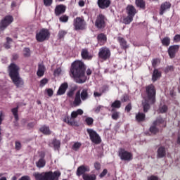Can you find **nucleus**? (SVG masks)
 Instances as JSON below:
<instances>
[{
  "label": "nucleus",
  "instance_id": "23",
  "mask_svg": "<svg viewBox=\"0 0 180 180\" xmlns=\"http://www.w3.org/2000/svg\"><path fill=\"white\" fill-rule=\"evenodd\" d=\"M97 40L101 46H103V44L106 43V40H107L106 35H105V34L103 33L99 34L97 36Z\"/></svg>",
  "mask_w": 180,
  "mask_h": 180
},
{
  "label": "nucleus",
  "instance_id": "56",
  "mask_svg": "<svg viewBox=\"0 0 180 180\" xmlns=\"http://www.w3.org/2000/svg\"><path fill=\"white\" fill-rule=\"evenodd\" d=\"M174 41H175L176 43H178V41H180V35L179 34H176L174 36Z\"/></svg>",
  "mask_w": 180,
  "mask_h": 180
},
{
  "label": "nucleus",
  "instance_id": "27",
  "mask_svg": "<svg viewBox=\"0 0 180 180\" xmlns=\"http://www.w3.org/2000/svg\"><path fill=\"white\" fill-rule=\"evenodd\" d=\"M68 33V30H60L58 32V40H64V37L67 36Z\"/></svg>",
  "mask_w": 180,
  "mask_h": 180
},
{
  "label": "nucleus",
  "instance_id": "5",
  "mask_svg": "<svg viewBox=\"0 0 180 180\" xmlns=\"http://www.w3.org/2000/svg\"><path fill=\"white\" fill-rule=\"evenodd\" d=\"M84 110L82 109H78L77 111H73L71 113V117H67L64 119V122L65 123H68V124H70V126H72V124H75V122L74 121V119H75L78 115H83Z\"/></svg>",
  "mask_w": 180,
  "mask_h": 180
},
{
  "label": "nucleus",
  "instance_id": "26",
  "mask_svg": "<svg viewBox=\"0 0 180 180\" xmlns=\"http://www.w3.org/2000/svg\"><path fill=\"white\" fill-rule=\"evenodd\" d=\"M82 57L84 58V60H91L92 59V55L89 54V52H88L87 49H83L81 52Z\"/></svg>",
  "mask_w": 180,
  "mask_h": 180
},
{
  "label": "nucleus",
  "instance_id": "8",
  "mask_svg": "<svg viewBox=\"0 0 180 180\" xmlns=\"http://www.w3.org/2000/svg\"><path fill=\"white\" fill-rule=\"evenodd\" d=\"M146 94L150 103H154V102H155V88L154 85L150 84L146 87Z\"/></svg>",
  "mask_w": 180,
  "mask_h": 180
},
{
  "label": "nucleus",
  "instance_id": "25",
  "mask_svg": "<svg viewBox=\"0 0 180 180\" xmlns=\"http://www.w3.org/2000/svg\"><path fill=\"white\" fill-rule=\"evenodd\" d=\"M46 71V68L44 67V64H39L38 65V70L37 74L38 77H43L44 75V72Z\"/></svg>",
  "mask_w": 180,
  "mask_h": 180
},
{
  "label": "nucleus",
  "instance_id": "12",
  "mask_svg": "<svg viewBox=\"0 0 180 180\" xmlns=\"http://www.w3.org/2000/svg\"><path fill=\"white\" fill-rule=\"evenodd\" d=\"M98 57L102 60H108L110 58V50L107 47H102L99 49Z\"/></svg>",
  "mask_w": 180,
  "mask_h": 180
},
{
  "label": "nucleus",
  "instance_id": "38",
  "mask_svg": "<svg viewBox=\"0 0 180 180\" xmlns=\"http://www.w3.org/2000/svg\"><path fill=\"white\" fill-rule=\"evenodd\" d=\"M18 107H16L11 110V112H12L16 122H18V120H19V115H18Z\"/></svg>",
  "mask_w": 180,
  "mask_h": 180
},
{
  "label": "nucleus",
  "instance_id": "59",
  "mask_svg": "<svg viewBox=\"0 0 180 180\" xmlns=\"http://www.w3.org/2000/svg\"><path fill=\"white\" fill-rule=\"evenodd\" d=\"M125 110L126 112H130V110H131V105L128 104L126 107H125Z\"/></svg>",
  "mask_w": 180,
  "mask_h": 180
},
{
  "label": "nucleus",
  "instance_id": "43",
  "mask_svg": "<svg viewBox=\"0 0 180 180\" xmlns=\"http://www.w3.org/2000/svg\"><path fill=\"white\" fill-rule=\"evenodd\" d=\"M85 122L87 126H92V124H94V118L88 117L85 119Z\"/></svg>",
  "mask_w": 180,
  "mask_h": 180
},
{
  "label": "nucleus",
  "instance_id": "45",
  "mask_svg": "<svg viewBox=\"0 0 180 180\" xmlns=\"http://www.w3.org/2000/svg\"><path fill=\"white\" fill-rule=\"evenodd\" d=\"M81 147V143L79 142H76L73 144L72 146V149L75 151H78V150H79V148Z\"/></svg>",
  "mask_w": 180,
  "mask_h": 180
},
{
  "label": "nucleus",
  "instance_id": "41",
  "mask_svg": "<svg viewBox=\"0 0 180 180\" xmlns=\"http://www.w3.org/2000/svg\"><path fill=\"white\" fill-rule=\"evenodd\" d=\"M61 143L60 142V141L55 139L53 141V146L55 150H58L60 148V146Z\"/></svg>",
  "mask_w": 180,
  "mask_h": 180
},
{
  "label": "nucleus",
  "instance_id": "64",
  "mask_svg": "<svg viewBox=\"0 0 180 180\" xmlns=\"http://www.w3.org/2000/svg\"><path fill=\"white\" fill-rule=\"evenodd\" d=\"M148 180H158V177L155 176H151L148 178Z\"/></svg>",
  "mask_w": 180,
  "mask_h": 180
},
{
  "label": "nucleus",
  "instance_id": "30",
  "mask_svg": "<svg viewBox=\"0 0 180 180\" xmlns=\"http://www.w3.org/2000/svg\"><path fill=\"white\" fill-rule=\"evenodd\" d=\"M135 4L138 8L144 9L146 8V1L144 0H136Z\"/></svg>",
  "mask_w": 180,
  "mask_h": 180
},
{
  "label": "nucleus",
  "instance_id": "35",
  "mask_svg": "<svg viewBox=\"0 0 180 180\" xmlns=\"http://www.w3.org/2000/svg\"><path fill=\"white\" fill-rule=\"evenodd\" d=\"M161 41H162V44L163 46H165L166 47H168V46L171 44V39H169V37H168L163 38Z\"/></svg>",
  "mask_w": 180,
  "mask_h": 180
},
{
  "label": "nucleus",
  "instance_id": "4",
  "mask_svg": "<svg viewBox=\"0 0 180 180\" xmlns=\"http://www.w3.org/2000/svg\"><path fill=\"white\" fill-rule=\"evenodd\" d=\"M86 131L89 135L90 140L92 141V143H94V144H100L101 141H102V139L95 130L93 129H87Z\"/></svg>",
  "mask_w": 180,
  "mask_h": 180
},
{
  "label": "nucleus",
  "instance_id": "20",
  "mask_svg": "<svg viewBox=\"0 0 180 180\" xmlns=\"http://www.w3.org/2000/svg\"><path fill=\"white\" fill-rule=\"evenodd\" d=\"M68 89V83L67 82L63 83L60 86L57 91V95H64V94H65V91H67Z\"/></svg>",
  "mask_w": 180,
  "mask_h": 180
},
{
  "label": "nucleus",
  "instance_id": "24",
  "mask_svg": "<svg viewBox=\"0 0 180 180\" xmlns=\"http://www.w3.org/2000/svg\"><path fill=\"white\" fill-rule=\"evenodd\" d=\"M167 155V150H165V148L160 146L158 149V158H164Z\"/></svg>",
  "mask_w": 180,
  "mask_h": 180
},
{
  "label": "nucleus",
  "instance_id": "50",
  "mask_svg": "<svg viewBox=\"0 0 180 180\" xmlns=\"http://www.w3.org/2000/svg\"><path fill=\"white\" fill-rule=\"evenodd\" d=\"M60 74H61V68H56L54 72H53V75L55 77H58V75H60Z\"/></svg>",
  "mask_w": 180,
  "mask_h": 180
},
{
  "label": "nucleus",
  "instance_id": "61",
  "mask_svg": "<svg viewBox=\"0 0 180 180\" xmlns=\"http://www.w3.org/2000/svg\"><path fill=\"white\" fill-rule=\"evenodd\" d=\"M94 95L95 98H99L100 96H102V93L95 91L94 93Z\"/></svg>",
  "mask_w": 180,
  "mask_h": 180
},
{
  "label": "nucleus",
  "instance_id": "47",
  "mask_svg": "<svg viewBox=\"0 0 180 180\" xmlns=\"http://www.w3.org/2000/svg\"><path fill=\"white\" fill-rule=\"evenodd\" d=\"M160 65V59H153L152 61V65L155 68V67H158Z\"/></svg>",
  "mask_w": 180,
  "mask_h": 180
},
{
  "label": "nucleus",
  "instance_id": "40",
  "mask_svg": "<svg viewBox=\"0 0 180 180\" xmlns=\"http://www.w3.org/2000/svg\"><path fill=\"white\" fill-rule=\"evenodd\" d=\"M111 106L114 108L119 109L122 106V103L120 101H115L111 104Z\"/></svg>",
  "mask_w": 180,
  "mask_h": 180
},
{
  "label": "nucleus",
  "instance_id": "11",
  "mask_svg": "<svg viewBox=\"0 0 180 180\" xmlns=\"http://www.w3.org/2000/svg\"><path fill=\"white\" fill-rule=\"evenodd\" d=\"M20 70V68H19V66H18V65H16L15 63H11L8 66V74H9V76L11 77V78L19 75Z\"/></svg>",
  "mask_w": 180,
  "mask_h": 180
},
{
  "label": "nucleus",
  "instance_id": "21",
  "mask_svg": "<svg viewBox=\"0 0 180 180\" xmlns=\"http://www.w3.org/2000/svg\"><path fill=\"white\" fill-rule=\"evenodd\" d=\"M65 6L63 4L58 5L55 8V14L56 15V16H59V15H61L62 13H64V12H65Z\"/></svg>",
  "mask_w": 180,
  "mask_h": 180
},
{
  "label": "nucleus",
  "instance_id": "36",
  "mask_svg": "<svg viewBox=\"0 0 180 180\" xmlns=\"http://www.w3.org/2000/svg\"><path fill=\"white\" fill-rule=\"evenodd\" d=\"M143 108V111L148 112V109H150V104L148 103V101L145 100L144 101L142 102Z\"/></svg>",
  "mask_w": 180,
  "mask_h": 180
},
{
  "label": "nucleus",
  "instance_id": "34",
  "mask_svg": "<svg viewBox=\"0 0 180 180\" xmlns=\"http://www.w3.org/2000/svg\"><path fill=\"white\" fill-rule=\"evenodd\" d=\"M133 18L134 17L128 15L126 18L123 19V23H124V25H130V23L133 22Z\"/></svg>",
  "mask_w": 180,
  "mask_h": 180
},
{
  "label": "nucleus",
  "instance_id": "17",
  "mask_svg": "<svg viewBox=\"0 0 180 180\" xmlns=\"http://www.w3.org/2000/svg\"><path fill=\"white\" fill-rule=\"evenodd\" d=\"M97 4L101 9H106L110 6V0H98Z\"/></svg>",
  "mask_w": 180,
  "mask_h": 180
},
{
  "label": "nucleus",
  "instance_id": "62",
  "mask_svg": "<svg viewBox=\"0 0 180 180\" xmlns=\"http://www.w3.org/2000/svg\"><path fill=\"white\" fill-rule=\"evenodd\" d=\"M108 89H109V87L108 86H103L102 88H101V91L102 92H106V91H108Z\"/></svg>",
  "mask_w": 180,
  "mask_h": 180
},
{
  "label": "nucleus",
  "instance_id": "18",
  "mask_svg": "<svg viewBox=\"0 0 180 180\" xmlns=\"http://www.w3.org/2000/svg\"><path fill=\"white\" fill-rule=\"evenodd\" d=\"M81 103H82V101L81 98V91H78L75 94L73 105L74 106H79Z\"/></svg>",
  "mask_w": 180,
  "mask_h": 180
},
{
  "label": "nucleus",
  "instance_id": "33",
  "mask_svg": "<svg viewBox=\"0 0 180 180\" xmlns=\"http://www.w3.org/2000/svg\"><path fill=\"white\" fill-rule=\"evenodd\" d=\"M137 122H143L146 119V115L143 112H139L136 115Z\"/></svg>",
  "mask_w": 180,
  "mask_h": 180
},
{
  "label": "nucleus",
  "instance_id": "9",
  "mask_svg": "<svg viewBox=\"0 0 180 180\" xmlns=\"http://www.w3.org/2000/svg\"><path fill=\"white\" fill-rule=\"evenodd\" d=\"M95 26L98 29H103L106 26V18L103 14H99L96 19Z\"/></svg>",
  "mask_w": 180,
  "mask_h": 180
},
{
  "label": "nucleus",
  "instance_id": "16",
  "mask_svg": "<svg viewBox=\"0 0 180 180\" xmlns=\"http://www.w3.org/2000/svg\"><path fill=\"white\" fill-rule=\"evenodd\" d=\"M89 167L82 165L77 168L76 174L77 176H81V175H86L85 172H89Z\"/></svg>",
  "mask_w": 180,
  "mask_h": 180
},
{
  "label": "nucleus",
  "instance_id": "60",
  "mask_svg": "<svg viewBox=\"0 0 180 180\" xmlns=\"http://www.w3.org/2000/svg\"><path fill=\"white\" fill-rule=\"evenodd\" d=\"M68 96H70V98L74 96V89H71V90L68 93Z\"/></svg>",
  "mask_w": 180,
  "mask_h": 180
},
{
  "label": "nucleus",
  "instance_id": "63",
  "mask_svg": "<svg viewBox=\"0 0 180 180\" xmlns=\"http://www.w3.org/2000/svg\"><path fill=\"white\" fill-rule=\"evenodd\" d=\"M86 74L87 75V77H89V75H91L92 74V70L89 68H88L86 71Z\"/></svg>",
  "mask_w": 180,
  "mask_h": 180
},
{
  "label": "nucleus",
  "instance_id": "29",
  "mask_svg": "<svg viewBox=\"0 0 180 180\" xmlns=\"http://www.w3.org/2000/svg\"><path fill=\"white\" fill-rule=\"evenodd\" d=\"M88 89H84L80 93V98L82 101H86L88 99Z\"/></svg>",
  "mask_w": 180,
  "mask_h": 180
},
{
  "label": "nucleus",
  "instance_id": "58",
  "mask_svg": "<svg viewBox=\"0 0 180 180\" xmlns=\"http://www.w3.org/2000/svg\"><path fill=\"white\" fill-rule=\"evenodd\" d=\"M101 109H102V105H98L95 108L94 112H96V113H99Z\"/></svg>",
  "mask_w": 180,
  "mask_h": 180
},
{
  "label": "nucleus",
  "instance_id": "28",
  "mask_svg": "<svg viewBox=\"0 0 180 180\" xmlns=\"http://www.w3.org/2000/svg\"><path fill=\"white\" fill-rule=\"evenodd\" d=\"M161 77V72L158 71V70L155 69L152 75V81L155 82L158 78Z\"/></svg>",
  "mask_w": 180,
  "mask_h": 180
},
{
  "label": "nucleus",
  "instance_id": "42",
  "mask_svg": "<svg viewBox=\"0 0 180 180\" xmlns=\"http://www.w3.org/2000/svg\"><path fill=\"white\" fill-rule=\"evenodd\" d=\"M167 110H168V107L166 105H160L159 107L160 113H166Z\"/></svg>",
  "mask_w": 180,
  "mask_h": 180
},
{
  "label": "nucleus",
  "instance_id": "13",
  "mask_svg": "<svg viewBox=\"0 0 180 180\" xmlns=\"http://www.w3.org/2000/svg\"><path fill=\"white\" fill-rule=\"evenodd\" d=\"M165 120L164 119L161 117H158L156 121L153 122L154 126L150 127V133H153V134H157L158 133V129L155 127V126H158L161 124V123H164Z\"/></svg>",
  "mask_w": 180,
  "mask_h": 180
},
{
  "label": "nucleus",
  "instance_id": "1",
  "mask_svg": "<svg viewBox=\"0 0 180 180\" xmlns=\"http://www.w3.org/2000/svg\"><path fill=\"white\" fill-rule=\"evenodd\" d=\"M85 65L81 60H75L72 63L70 76L75 78L77 84H84L89 77L85 75Z\"/></svg>",
  "mask_w": 180,
  "mask_h": 180
},
{
  "label": "nucleus",
  "instance_id": "57",
  "mask_svg": "<svg viewBox=\"0 0 180 180\" xmlns=\"http://www.w3.org/2000/svg\"><path fill=\"white\" fill-rule=\"evenodd\" d=\"M121 101L122 102H127L129 101V96L127 95H124Z\"/></svg>",
  "mask_w": 180,
  "mask_h": 180
},
{
  "label": "nucleus",
  "instance_id": "2",
  "mask_svg": "<svg viewBox=\"0 0 180 180\" xmlns=\"http://www.w3.org/2000/svg\"><path fill=\"white\" fill-rule=\"evenodd\" d=\"M33 176L36 180H58V178L61 176V172L60 171H55L54 172L34 173Z\"/></svg>",
  "mask_w": 180,
  "mask_h": 180
},
{
  "label": "nucleus",
  "instance_id": "51",
  "mask_svg": "<svg viewBox=\"0 0 180 180\" xmlns=\"http://www.w3.org/2000/svg\"><path fill=\"white\" fill-rule=\"evenodd\" d=\"M60 22H68V16L63 15L59 18Z\"/></svg>",
  "mask_w": 180,
  "mask_h": 180
},
{
  "label": "nucleus",
  "instance_id": "39",
  "mask_svg": "<svg viewBox=\"0 0 180 180\" xmlns=\"http://www.w3.org/2000/svg\"><path fill=\"white\" fill-rule=\"evenodd\" d=\"M40 131H41V133L44 134H50V128L46 126L41 127L40 128Z\"/></svg>",
  "mask_w": 180,
  "mask_h": 180
},
{
  "label": "nucleus",
  "instance_id": "52",
  "mask_svg": "<svg viewBox=\"0 0 180 180\" xmlns=\"http://www.w3.org/2000/svg\"><path fill=\"white\" fill-rule=\"evenodd\" d=\"M53 4V0H44V4L45 6H51Z\"/></svg>",
  "mask_w": 180,
  "mask_h": 180
},
{
  "label": "nucleus",
  "instance_id": "32",
  "mask_svg": "<svg viewBox=\"0 0 180 180\" xmlns=\"http://www.w3.org/2000/svg\"><path fill=\"white\" fill-rule=\"evenodd\" d=\"M82 178L84 180H96L95 174H83Z\"/></svg>",
  "mask_w": 180,
  "mask_h": 180
},
{
  "label": "nucleus",
  "instance_id": "19",
  "mask_svg": "<svg viewBox=\"0 0 180 180\" xmlns=\"http://www.w3.org/2000/svg\"><path fill=\"white\" fill-rule=\"evenodd\" d=\"M171 8V4L169 2H165L162 4L160 6V15H164L168 9Z\"/></svg>",
  "mask_w": 180,
  "mask_h": 180
},
{
  "label": "nucleus",
  "instance_id": "48",
  "mask_svg": "<svg viewBox=\"0 0 180 180\" xmlns=\"http://www.w3.org/2000/svg\"><path fill=\"white\" fill-rule=\"evenodd\" d=\"M47 82H49V79H47L46 78H44L40 81V84L39 86H41V88H43V86H44V85H46V84H47Z\"/></svg>",
  "mask_w": 180,
  "mask_h": 180
},
{
  "label": "nucleus",
  "instance_id": "49",
  "mask_svg": "<svg viewBox=\"0 0 180 180\" xmlns=\"http://www.w3.org/2000/svg\"><path fill=\"white\" fill-rule=\"evenodd\" d=\"M6 44H5V49H11V46L9 44H11V43H12V39L10 37H7L6 38Z\"/></svg>",
  "mask_w": 180,
  "mask_h": 180
},
{
  "label": "nucleus",
  "instance_id": "31",
  "mask_svg": "<svg viewBox=\"0 0 180 180\" xmlns=\"http://www.w3.org/2000/svg\"><path fill=\"white\" fill-rule=\"evenodd\" d=\"M117 40L119 41V43L120 44V46L122 47V49H124L125 50V49L127 48V42L126 41V40H124V39H123L122 37H119L117 38Z\"/></svg>",
  "mask_w": 180,
  "mask_h": 180
},
{
  "label": "nucleus",
  "instance_id": "53",
  "mask_svg": "<svg viewBox=\"0 0 180 180\" xmlns=\"http://www.w3.org/2000/svg\"><path fill=\"white\" fill-rule=\"evenodd\" d=\"M46 92L47 93L48 96L50 97H51V96L54 94V91L51 89H46Z\"/></svg>",
  "mask_w": 180,
  "mask_h": 180
},
{
  "label": "nucleus",
  "instance_id": "55",
  "mask_svg": "<svg viewBox=\"0 0 180 180\" xmlns=\"http://www.w3.org/2000/svg\"><path fill=\"white\" fill-rule=\"evenodd\" d=\"M106 174H108V169H104L103 171L100 174V178H103V176H105V175H106Z\"/></svg>",
  "mask_w": 180,
  "mask_h": 180
},
{
  "label": "nucleus",
  "instance_id": "54",
  "mask_svg": "<svg viewBox=\"0 0 180 180\" xmlns=\"http://www.w3.org/2000/svg\"><path fill=\"white\" fill-rule=\"evenodd\" d=\"M22 148V144L19 141H15V150H20Z\"/></svg>",
  "mask_w": 180,
  "mask_h": 180
},
{
  "label": "nucleus",
  "instance_id": "10",
  "mask_svg": "<svg viewBox=\"0 0 180 180\" xmlns=\"http://www.w3.org/2000/svg\"><path fill=\"white\" fill-rule=\"evenodd\" d=\"M12 22H13V17L12 15H6L0 22V30L4 31Z\"/></svg>",
  "mask_w": 180,
  "mask_h": 180
},
{
  "label": "nucleus",
  "instance_id": "3",
  "mask_svg": "<svg viewBox=\"0 0 180 180\" xmlns=\"http://www.w3.org/2000/svg\"><path fill=\"white\" fill-rule=\"evenodd\" d=\"M50 39V32L47 29H41L36 34V40L39 43H43Z\"/></svg>",
  "mask_w": 180,
  "mask_h": 180
},
{
  "label": "nucleus",
  "instance_id": "6",
  "mask_svg": "<svg viewBox=\"0 0 180 180\" xmlns=\"http://www.w3.org/2000/svg\"><path fill=\"white\" fill-rule=\"evenodd\" d=\"M73 26L76 30H84L86 26V22L81 17H77L73 21Z\"/></svg>",
  "mask_w": 180,
  "mask_h": 180
},
{
  "label": "nucleus",
  "instance_id": "22",
  "mask_svg": "<svg viewBox=\"0 0 180 180\" xmlns=\"http://www.w3.org/2000/svg\"><path fill=\"white\" fill-rule=\"evenodd\" d=\"M127 13L129 16L134 18V15L137 13V11H136L134 6L129 5L127 7Z\"/></svg>",
  "mask_w": 180,
  "mask_h": 180
},
{
  "label": "nucleus",
  "instance_id": "7",
  "mask_svg": "<svg viewBox=\"0 0 180 180\" xmlns=\"http://www.w3.org/2000/svg\"><path fill=\"white\" fill-rule=\"evenodd\" d=\"M118 155L122 161H131L133 160V154L123 148L119 150Z\"/></svg>",
  "mask_w": 180,
  "mask_h": 180
},
{
  "label": "nucleus",
  "instance_id": "46",
  "mask_svg": "<svg viewBox=\"0 0 180 180\" xmlns=\"http://www.w3.org/2000/svg\"><path fill=\"white\" fill-rule=\"evenodd\" d=\"M23 55L25 57H30V49L29 48H25Z\"/></svg>",
  "mask_w": 180,
  "mask_h": 180
},
{
  "label": "nucleus",
  "instance_id": "14",
  "mask_svg": "<svg viewBox=\"0 0 180 180\" xmlns=\"http://www.w3.org/2000/svg\"><path fill=\"white\" fill-rule=\"evenodd\" d=\"M14 85L17 88H22V86L25 84L23 82V79L20 77V76L18 75L17 76H14L13 77H11Z\"/></svg>",
  "mask_w": 180,
  "mask_h": 180
},
{
  "label": "nucleus",
  "instance_id": "15",
  "mask_svg": "<svg viewBox=\"0 0 180 180\" xmlns=\"http://www.w3.org/2000/svg\"><path fill=\"white\" fill-rule=\"evenodd\" d=\"M179 50V45H173L169 46L168 49V53L170 58H174L175 57V54H176Z\"/></svg>",
  "mask_w": 180,
  "mask_h": 180
},
{
  "label": "nucleus",
  "instance_id": "44",
  "mask_svg": "<svg viewBox=\"0 0 180 180\" xmlns=\"http://www.w3.org/2000/svg\"><path fill=\"white\" fill-rule=\"evenodd\" d=\"M111 116H112V119H113V120H117V119H119V117H120V112H114Z\"/></svg>",
  "mask_w": 180,
  "mask_h": 180
},
{
  "label": "nucleus",
  "instance_id": "37",
  "mask_svg": "<svg viewBox=\"0 0 180 180\" xmlns=\"http://www.w3.org/2000/svg\"><path fill=\"white\" fill-rule=\"evenodd\" d=\"M46 165V161L41 158L39 160V161L37 162V167L38 168H43Z\"/></svg>",
  "mask_w": 180,
  "mask_h": 180
}]
</instances>
